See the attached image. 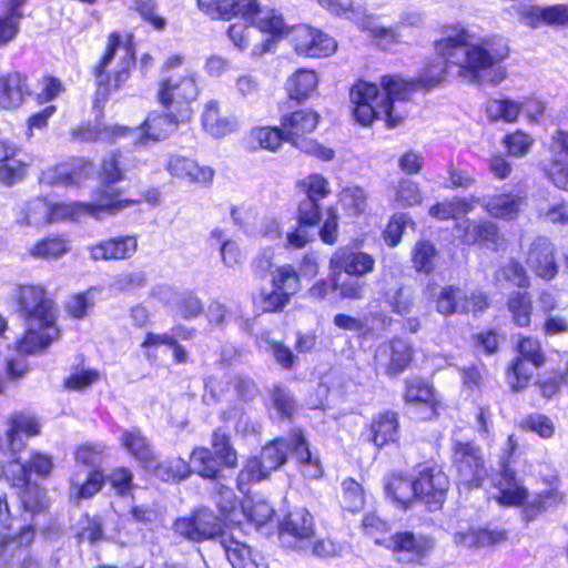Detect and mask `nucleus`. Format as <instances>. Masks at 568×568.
<instances>
[{
  "label": "nucleus",
  "instance_id": "nucleus-1",
  "mask_svg": "<svg viewBox=\"0 0 568 568\" xmlns=\"http://www.w3.org/2000/svg\"><path fill=\"white\" fill-rule=\"evenodd\" d=\"M438 57L424 70L418 79L420 85L433 88L447 74L470 81L501 82L506 72L500 62L508 55L507 47L496 38H475L463 27H450L445 38L436 43Z\"/></svg>",
  "mask_w": 568,
  "mask_h": 568
},
{
  "label": "nucleus",
  "instance_id": "nucleus-2",
  "mask_svg": "<svg viewBox=\"0 0 568 568\" xmlns=\"http://www.w3.org/2000/svg\"><path fill=\"white\" fill-rule=\"evenodd\" d=\"M385 97H379L378 88L374 83L358 81L349 92L354 105V116L363 125L371 124L374 119H384L389 126H396L406 116L402 106L410 94L412 84L395 75H385L382 79Z\"/></svg>",
  "mask_w": 568,
  "mask_h": 568
},
{
  "label": "nucleus",
  "instance_id": "nucleus-3",
  "mask_svg": "<svg viewBox=\"0 0 568 568\" xmlns=\"http://www.w3.org/2000/svg\"><path fill=\"white\" fill-rule=\"evenodd\" d=\"M18 305L27 323L24 336L18 341L19 352L37 354L59 337L55 311L43 287L27 285L19 288Z\"/></svg>",
  "mask_w": 568,
  "mask_h": 568
},
{
  "label": "nucleus",
  "instance_id": "nucleus-4",
  "mask_svg": "<svg viewBox=\"0 0 568 568\" xmlns=\"http://www.w3.org/2000/svg\"><path fill=\"white\" fill-rule=\"evenodd\" d=\"M176 128L178 121L173 114L152 112L136 130L97 123L74 130L73 135L85 141L113 142L120 136L130 134L139 138L135 143L144 145L166 139Z\"/></svg>",
  "mask_w": 568,
  "mask_h": 568
},
{
  "label": "nucleus",
  "instance_id": "nucleus-5",
  "mask_svg": "<svg viewBox=\"0 0 568 568\" xmlns=\"http://www.w3.org/2000/svg\"><path fill=\"white\" fill-rule=\"evenodd\" d=\"M288 452L296 456L305 477L316 479L322 476L321 462L317 457L312 456L301 430L294 432L288 440L278 438L266 445L262 449L261 459L264 462L265 468L273 471L286 462Z\"/></svg>",
  "mask_w": 568,
  "mask_h": 568
},
{
  "label": "nucleus",
  "instance_id": "nucleus-6",
  "mask_svg": "<svg viewBox=\"0 0 568 568\" xmlns=\"http://www.w3.org/2000/svg\"><path fill=\"white\" fill-rule=\"evenodd\" d=\"M134 64V52L129 43L112 33L109 37L106 51L95 67L98 94L105 97L111 89H118L125 81L130 68Z\"/></svg>",
  "mask_w": 568,
  "mask_h": 568
},
{
  "label": "nucleus",
  "instance_id": "nucleus-7",
  "mask_svg": "<svg viewBox=\"0 0 568 568\" xmlns=\"http://www.w3.org/2000/svg\"><path fill=\"white\" fill-rule=\"evenodd\" d=\"M169 72L160 82L159 100L164 106L174 103H189L196 99L199 88L195 72L189 67H183V58L172 57L165 62Z\"/></svg>",
  "mask_w": 568,
  "mask_h": 568
},
{
  "label": "nucleus",
  "instance_id": "nucleus-8",
  "mask_svg": "<svg viewBox=\"0 0 568 568\" xmlns=\"http://www.w3.org/2000/svg\"><path fill=\"white\" fill-rule=\"evenodd\" d=\"M134 203H136L134 200L119 199L113 189L111 191L103 189L100 193V199L95 200L94 202L50 204L49 222L64 219L79 220L82 216H91L100 220L104 214H115Z\"/></svg>",
  "mask_w": 568,
  "mask_h": 568
},
{
  "label": "nucleus",
  "instance_id": "nucleus-9",
  "mask_svg": "<svg viewBox=\"0 0 568 568\" xmlns=\"http://www.w3.org/2000/svg\"><path fill=\"white\" fill-rule=\"evenodd\" d=\"M518 448L514 436H508L503 455L500 456L499 469L491 475V484L496 488L494 498L506 506H518L526 500L528 494L516 473L510 468V458Z\"/></svg>",
  "mask_w": 568,
  "mask_h": 568
},
{
  "label": "nucleus",
  "instance_id": "nucleus-10",
  "mask_svg": "<svg viewBox=\"0 0 568 568\" xmlns=\"http://www.w3.org/2000/svg\"><path fill=\"white\" fill-rule=\"evenodd\" d=\"M424 296L436 302V310L445 316L454 313H477L487 307V298L481 293L467 295L462 288L452 285L442 287L437 292L435 283H428L424 288Z\"/></svg>",
  "mask_w": 568,
  "mask_h": 568
},
{
  "label": "nucleus",
  "instance_id": "nucleus-11",
  "mask_svg": "<svg viewBox=\"0 0 568 568\" xmlns=\"http://www.w3.org/2000/svg\"><path fill=\"white\" fill-rule=\"evenodd\" d=\"M452 450L460 484L479 487L488 477L480 448L470 442L454 440Z\"/></svg>",
  "mask_w": 568,
  "mask_h": 568
},
{
  "label": "nucleus",
  "instance_id": "nucleus-12",
  "mask_svg": "<svg viewBox=\"0 0 568 568\" xmlns=\"http://www.w3.org/2000/svg\"><path fill=\"white\" fill-rule=\"evenodd\" d=\"M314 535V519L306 508L291 510L281 521L280 538L286 547L306 550Z\"/></svg>",
  "mask_w": 568,
  "mask_h": 568
},
{
  "label": "nucleus",
  "instance_id": "nucleus-13",
  "mask_svg": "<svg viewBox=\"0 0 568 568\" xmlns=\"http://www.w3.org/2000/svg\"><path fill=\"white\" fill-rule=\"evenodd\" d=\"M415 481L417 499L424 501L430 510L437 509L443 505L449 481L439 466H423Z\"/></svg>",
  "mask_w": 568,
  "mask_h": 568
},
{
  "label": "nucleus",
  "instance_id": "nucleus-14",
  "mask_svg": "<svg viewBox=\"0 0 568 568\" xmlns=\"http://www.w3.org/2000/svg\"><path fill=\"white\" fill-rule=\"evenodd\" d=\"M292 42L298 54L311 58L327 57L337 48L333 38L306 24L293 29Z\"/></svg>",
  "mask_w": 568,
  "mask_h": 568
},
{
  "label": "nucleus",
  "instance_id": "nucleus-15",
  "mask_svg": "<svg viewBox=\"0 0 568 568\" xmlns=\"http://www.w3.org/2000/svg\"><path fill=\"white\" fill-rule=\"evenodd\" d=\"M518 358L511 366V375H509L511 387L515 390L524 388L532 375L531 368L527 367L525 362L530 363L534 367H539L545 361L540 343L530 337L523 338L518 343Z\"/></svg>",
  "mask_w": 568,
  "mask_h": 568
},
{
  "label": "nucleus",
  "instance_id": "nucleus-16",
  "mask_svg": "<svg viewBox=\"0 0 568 568\" xmlns=\"http://www.w3.org/2000/svg\"><path fill=\"white\" fill-rule=\"evenodd\" d=\"M526 264L538 277L554 278L558 273L554 244L545 236L536 237L528 247Z\"/></svg>",
  "mask_w": 568,
  "mask_h": 568
},
{
  "label": "nucleus",
  "instance_id": "nucleus-17",
  "mask_svg": "<svg viewBox=\"0 0 568 568\" xmlns=\"http://www.w3.org/2000/svg\"><path fill=\"white\" fill-rule=\"evenodd\" d=\"M138 250V240L132 235L109 237L88 246L92 261H120L131 258Z\"/></svg>",
  "mask_w": 568,
  "mask_h": 568
},
{
  "label": "nucleus",
  "instance_id": "nucleus-18",
  "mask_svg": "<svg viewBox=\"0 0 568 568\" xmlns=\"http://www.w3.org/2000/svg\"><path fill=\"white\" fill-rule=\"evenodd\" d=\"M329 267L332 272L361 277L374 271L375 258L366 252L343 247L331 256Z\"/></svg>",
  "mask_w": 568,
  "mask_h": 568
},
{
  "label": "nucleus",
  "instance_id": "nucleus-19",
  "mask_svg": "<svg viewBox=\"0 0 568 568\" xmlns=\"http://www.w3.org/2000/svg\"><path fill=\"white\" fill-rule=\"evenodd\" d=\"M412 355L410 345L404 339L396 338L377 348L375 361L388 375H397L408 366Z\"/></svg>",
  "mask_w": 568,
  "mask_h": 568
},
{
  "label": "nucleus",
  "instance_id": "nucleus-20",
  "mask_svg": "<svg viewBox=\"0 0 568 568\" xmlns=\"http://www.w3.org/2000/svg\"><path fill=\"white\" fill-rule=\"evenodd\" d=\"M39 434L40 424L33 415L26 413L12 414L8 419L6 433L7 448L12 456H16L26 446L23 437L30 438Z\"/></svg>",
  "mask_w": 568,
  "mask_h": 568
},
{
  "label": "nucleus",
  "instance_id": "nucleus-21",
  "mask_svg": "<svg viewBox=\"0 0 568 568\" xmlns=\"http://www.w3.org/2000/svg\"><path fill=\"white\" fill-rule=\"evenodd\" d=\"M166 170L173 178L189 183L210 184L214 178L212 168L201 166L194 160L179 154L169 158Z\"/></svg>",
  "mask_w": 568,
  "mask_h": 568
},
{
  "label": "nucleus",
  "instance_id": "nucleus-22",
  "mask_svg": "<svg viewBox=\"0 0 568 568\" xmlns=\"http://www.w3.org/2000/svg\"><path fill=\"white\" fill-rule=\"evenodd\" d=\"M221 545L233 568H268L266 559L233 536H222Z\"/></svg>",
  "mask_w": 568,
  "mask_h": 568
},
{
  "label": "nucleus",
  "instance_id": "nucleus-23",
  "mask_svg": "<svg viewBox=\"0 0 568 568\" xmlns=\"http://www.w3.org/2000/svg\"><path fill=\"white\" fill-rule=\"evenodd\" d=\"M405 400L409 412L420 419H428L435 415V395L433 388L420 379L407 382Z\"/></svg>",
  "mask_w": 568,
  "mask_h": 568
},
{
  "label": "nucleus",
  "instance_id": "nucleus-24",
  "mask_svg": "<svg viewBox=\"0 0 568 568\" xmlns=\"http://www.w3.org/2000/svg\"><path fill=\"white\" fill-rule=\"evenodd\" d=\"M30 95L27 78L19 72L0 77V108L13 110L20 108Z\"/></svg>",
  "mask_w": 568,
  "mask_h": 568
},
{
  "label": "nucleus",
  "instance_id": "nucleus-25",
  "mask_svg": "<svg viewBox=\"0 0 568 568\" xmlns=\"http://www.w3.org/2000/svg\"><path fill=\"white\" fill-rule=\"evenodd\" d=\"M457 231L463 232V241L466 244L483 243L489 248L497 250L504 243L497 226L491 222L464 221L457 225Z\"/></svg>",
  "mask_w": 568,
  "mask_h": 568
},
{
  "label": "nucleus",
  "instance_id": "nucleus-26",
  "mask_svg": "<svg viewBox=\"0 0 568 568\" xmlns=\"http://www.w3.org/2000/svg\"><path fill=\"white\" fill-rule=\"evenodd\" d=\"M318 119V114L311 110H300L284 116L282 119V126L287 141L300 149L303 136L316 129Z\"/></svg>",
  "mask_w": 568,
  "mask_h": 568
},
{
  "label": "nucleus",
  "instance_id": "nucleus-27",
  "mask_svg": "<svg viewBox=\"0 0 568 568\" xmlns=\"http://www.w3.org/2000/svg\"><path fill=\"white\" fill-rule=\"evenodd\" d=\"M525 202V196L513 193L495 194L483 199V206L496 219L513 220L517 217Z\"/></svg>",
  "mask_w": 568,
  "mask_h": 568
},
{
  "label": "nucleus",
  "instance_id": "nucleus-28",
  "mask_svg": "<svg viewBox=\"0 0 568 568\" xmlns=\"http://www.w3.org/2000/svg\"><path fill=\"white\" fill-rule=\"evenodd\" d=\"M371 442L382 448L396 443L399 437L398 416L394 412H385L377 415L371 424Z\"/></svg>",
  "mask_w": 568,
  "mask_h": 568
},
{
  "label": "nucleus",
  "instance_id": "nucleus-29",
  "mask_svg": "<svg viewBox=\"0 0 568 568\" xmlns=\"http://www.w3.org/2000/svg\"><path fill=\"white\" fill-rule=\"evenodd\" d=\"M202 125L212 136H224L235 130L236 122L233 118L223 115L219 102L211 100L205 104L202 114Z\"/></svg>",
  "mask_w": 568,
  "mask_h": 568
},
{
  "label": "nucleus",
  "instance_id": "nucleus-30",
  "mask_svg": "<svg viewBox=\"0 0 568 568\" xmlns=\"http://www.w3.org/2000/svg\"><path fill=\"white\" fill-rule=\"evenodd\" d=\"M394 551L407 554V558L399 557V560H418L433 548V542L426 537H415L410 532H400L393 539Z\"/></svg>",
  "mask_w": 568,
  "mask_h": 568
},
{
  "label": "nucleus",
  "instance_id": "nucleus-31",
  "mask_svg": "<svg viewBox=\"0 0 568 568\" xmlns=\"http://www.w3.org/2000/svg\"><path fill=\"white\" fill-rule=\"evenodd\" d=\"M123 448L144 467L151 468L153 463V452L143 434L138 428L124 430L121 435Z\"/></svg>",
  "mask_w": 568,
  "mask_h": 568
},
{
  "label": "nucleus",
  "instance_id": "nucleus-32",
  "mask_svg": "<svg viewBox=\"0 0 568 568\" xmlns=\"http://www.w3.org/2000/svg\"><path fill=\"white\" fill-rule=\"evenodd\" d=\"M386 494L392 499L406 508L408 504L417 498L416 481L410 480L400 474H393L385 484Z\"/></svg>",
  "mask_w": 568,
  "mask_h": 568
},
{
  "label": "nucleus",
  "instance_id": "nucleus-33",
  "mask_svg": "<svg viewBox=\"0 0 568 568\" xmlns=\"http://www.w3.org/2000/svg\"><path fill=\"white\" fill-rule=\"evenodd\" d=\"M103 483L104 476L98 469L91 470L85 481L75 473L70 478V498L75 501L91 498L101 490Z\"/></svg>",
  "mask_w": 568,
  "mask_h": 568
},
{
  "label": "nucleus",
  "instance_id": "nucleus-34",
  "mask_svg": "<svg viewBox=\"0 0 568 568\" xmlns=\"http://www.w3.org/2000/svg\"><path fill=\"white\" fill-rule=\"evenodd\" d=\"M318 83L317 74L312 70H298L286 82V90L291 99L303 101L315 91Z\"/></svg>",
  "mask_w": 568,
  "mask_h": 568
},
{
  "label": "nucleus",
  "instance_id": "nucleus-35",
  "mask_svg": "<svg viewBox=\"0 0 568 568\" xmlns=\"http://www.w3.org/2000/svg\"><path fill=\"white\" fill-rule=\"evenodd\" d=\"M506 539V534L498 530H489L486 528H471L466 532H457L455 540L457 544L468 548L488 547L499 544Z\"/></svg>",
  "mask_w": 568,
  "mask_h": 568
},
{
  "label": "nucleus",
  "instance_id": "nucleus-36",
  "mask_svg": "<svg viewBox=\"0 0 568 568\" xmlns=\"http://www.w3.org/2000/svg\"><path fill=\"white\" fill-rule=\"evenodd\" d=\"M124 179L123 171L119 168L118 154L111 153L109 154L102 162L100 180L101 186L97 191L95 200L100 199V193L103 189H108L111 191L112 189L115 191L116 196L121 200H125L122 197V193L119 189L113 186L114 183L120 182Z\"/></svg>",
  "mask_w": 568,
  "mask_h": 568
},
{
  "label": "nucleus",
  "instance_id": "nucleus-37",
  "mask_svg": "<svg viewBox=\"0 0 568 568\" xmlns=\"http://www.w3.org/2000/svg\"><path fill=\"white\" fill-rule=\"evenodd\" d=\"M68 240L63 236H52L38 241L29 250L30 256L34 258H59L69 252Z\"/></svg>",
  "mask_w": 568,
  "mask_h": 568
},
{
  "label": "nucleus",
  "instance_id": "nucleus-38",
  "mask_svg": "<svg viewBox=\"0 0 568 568\" xmlns=\"http://www.w3.org/2000/svg\"><path fill=\"white\" fill-rule=\"evenodd\" d=\"M14 462L20 466V483H27V480L30 481V474L32 471L40 477H47L53 469L52 457L40 452H32L29 460L26 464L20 463L18 458L14 459Z\"/></svg>",
  "mask_w": 568,
  "mask_h": 568
},
{
  "label": "nucleus",
  "instance_id": "nucleus-39",
  "mask_svg": "<svg viewBox=\"0 0 568 568\" xmlns=\"http://www.w3.org/2000/svg\"><path fill=\"white\" fill-rule=\"evenodd\" d=\"M270 473L271 470L265 468V464L261 457L248 458L244 468L237 476L239 490L242 493L247 491L251 484L264 480Z\"/></svg>",
  "mask_w": 568,
  "mask_h": 568
},
{
  "label": "nucleus",
  "instance_id": "nucleus-40",
  "mask_svg": "<svg viewBox=\"0 0 568 568\" xmlns=\"http://www.w3.org/2000/svg\"><path fill=\"white\" fill-rule=\"evenodd\" d=\"M191 470L204 478H215L220 470V463L212 456L210 449L195 448L190 458Z\"/></svg>",
  "mask_w": 568,
  "mask_h": 568
},
{
  "label": "nucleus",
  "instance_id": "nucleus-41",
  "mask_svg": "<svg viewBox=\"0 0 568 568\" xmlns=\"http://www.w3.org/2000/svg\"><path fill=\"white\" fill-rule=\"evenodd\" d=\"M412 260L417 272L429 274L434 271L437 250L429 241H419L413 248Z\"/></svg>",
  "mask_w": 568,
  "mask_h": 568
},
{
  "label": "nucleus",
  "instance_id": "nucleus-42",
  "mask_svg": "<svg viewBox=\"0 0 568 568\" xmlns=\"http://www.w3.org/2000/svg\"><path fill=\"white\" fill-rule=\"evenodd\" d=\"M274 515L273 507L265 500H245L240 506V516L254 523L256 526L265 525Z\"/></svg>",
  "mask_w": 568,
  "mask_h": 568
},
{
  "label": "nucleus",
  "instance_id": "nucleus-43",
  "mask_svg": "<svg viewBox=\"0 0 568 568\" xmlns=\"http://www.w3.org/2000/svg\"><path fill=\"white\" fill-rule=\"evenodd\" d=\"M508 310L516 325L520 327H526L529 325L532 304L531 298L527 293H514L509 297Z\"/></svg>",
  "mask_w": 568,
  "mask_h": 568
},
{
  "label": "nucleus",
  "instance_id": "nucleus-44",
  "mask_svg": "<svg viewBox=\"0 0 568 568\" xmlns=\"http://www.w3.org/2000/svg\"><path fill=\"white\" fill-rule=\"evenodd\" d=\"M272 284L292 296L300 290V276L291 264H284L272 273Z\"/></svg>",
  "mask_w": 568,
  "mask_h": 568
},
{
  "label": "nucleus",
  "instance_id": "nucleus-45",
  "mask_svg": "<svg viewBox=\"0 0 568 568\" xmlns=\"http://www.w3.org/2000/svg\"><path fill=\"white\" fill-rule=\"evenodd\" d=\"M191 471L190 463L180 457L164 462L154 468L155 476L164 481L183 480Z\"/></svg>",
  "mask_w": 568,
  "mask_h": 568
},
{
  "label": "nucleus",
  "instance_id": "nucleus-46",
  "mask_svg": "<svg viewBox=\"0 0 568 568\" xmlns=\"http://www.w3.org/2000/svg\"><path fill=\"white\" fill-rule=\"evenodd\" d=\"M196 517V531L199 541L205 539H213L217 536L222 538V523L212 511L201 509L195 513Z\"/></svg>",
  "mask_w": 568,
  "mask_h": 568
},
{
  "label": "nucleus",
  "instance_id": "nucleus-47",
  "mask_svg": "<svg viewBox=\"0 0 568 568\" xmlns=\"http://www.w3.org/2000/svg\"><path fill=\"white\" fill-rule=\"evenodd\" d=\"M473 209L466 199L455 197L437 203L429 209V214L438 220L455 219L459 214H466Z\"/></svg>",
  "mask_w": 568,
  "mask_h": 568
},
{
  "label": "nucleus",
  "instance_id": "nucleus-48",
  "mask_svg": "<svg viewBox=\"0 0 568 568\" xmlns=\"http://www.w3.org/2000/svg\"><path fill=\"white\" fill-rule=\"evenodd\" d=\"M252 141L260 148L268 151H276L286 139V135L276 126L256 128L251 133Z\"/></svg>",
  "mask_w": 568,
  "mask_h": 568
},
{
  "label": "nucleus",
  "instance_id": "nucleus-49",
  "mask_svg": "<svg viewBox=\"0 0 568 568\" xmlns=\"http://www.w3.org/2000/svg\"><path fill=\"white\" fill-rule=\"evenodd\" d=\"M230 10H227L224 19L241 16L250 23L256 26L260 16L264 13V8L261 7L257 0H230Z\"/></svg>",
  "mask_w": 568,
  "mask_h": 568
},
{
  "label": "nucleus",
  "instance_id": "nucleus-50",
  "mask_svg": "<svg viewBox=\"0 0 568 568\" xmlns=\"http://www.w3.org/2000/svg\"><path fill=\"white\" fill-rule=\"evenodd\" d=\"M342 505L345 509L356 513L359 511L365 504V494L362 486L353 478H346L342 483Z\"/></svg>",
  "mask_w": 568,
  "mask_h": 568
},
{
  "label": "nucleus",
  "instance_id": "nucleus-51",
  "mask_svg": "<svg viewBox=\"0 0 568 568\" xmlns=\"http://www.w3.org/2000/svg\"><path fill=\"white\" fill-rule=\"evenodd\" d=\"M212 447L221 463L229 467H234L236 465V452L231 445L230 436L222 428H219L213 433Z\"/></svg>",
  "mask_w": 568,
  "mask_h": 568
},
{
  "label": "nucleus",
  "instance_id": "nucleus-52",
  "mask_svg": "<svg viewBox=\"0 0 568 568\" xmlns=\"http://www.w3.org/2000/svg\"><path fill=\"white\" fill-rule=\"evenodd\" d=\"M487 115L496 121L514 122L520 113V105L513 100H493L486 106Z\"/></svg>",
  "mask_w": 568,
  "mask_h": 568
},
{
  "label": "nucleus",
  "instance_id": "nucleus-53",
  "mask_svg": "<svg viewBox=\"0 0 568 568\" xmlns=\"http://www.w3.org/2000/svg\"><path fill=\"white\" fill-rule=\"evenodd\" d=\"M290 295L273 287L271 291L262 290L255 300L256 305L265 313L282 311L290 301Z\"/></svg>",
  "mask_w": 568,
  "mask_h": 568
},
{
  "label": "nucleus",
  "instance_id": "nucleus-54",
  "mask_svg": "<svg viewBox=\"0 0 568 568\" xmlns=\"http://www.w3.org/2000/svg\"><path fill=\"white\" fill-rule=\"evenodd\" d=\"M423 200L418 184L409 179H402L395 186V201L400 206L420 204Z\"/></svg>",
  "mask_w": 568,
  "mask_h": 568
},
{
  "label": "nucleus",
  "instance_id": "nucleus-55",
  "mask_svg": "<svg viewBox=\"0 0 568 568\" xmlns=\"http://www.w3.org/2000/svg\"><path fill=\"white\" fill-rule=\"evenodd\" d=\"M301 190L306 194L307 200L320 201L331 192L329 182L321 174L305 176L298 183Z\"/></svg>",
  "mask_w": 568,
  "mask_h": 568
},
{
  "label": "nucleus",
  "instance_id": "nucleus-56",
  "mask_svg": "<svg viewBox=\"0 0 568 568\" xmlns=\"http://www.w3.org/2000/svg\"><path fill=\"white\" fill-rule=\"evenodd\" d=\"M339 201L344 210L352 215H358L365 211L366 194L358 186H347L339 194Z\"/></svg>",
  "mask_w": 568,
  "mask_h": 568
},
{
  "label": "nucleus",
  "instance_id": "nucleus-57",
  "mask_svg": "<svg viewBox=\"0 0 568 568\" xmlns=\"http://www.w3.org/2000/svg\"><path fill=\"white\" fill-rule=\"evenodd\" d=\"M22 19L23 14H14L3 8L0 9V47L16 39Z\"/></svg>",
  "mask_w": 568,
  "mask_h": 568
},
{
  "label": "nucleus",
  "instance_id": "nucleus-58",
  "mask_svg": "<svg viewBox=\"0 0 568 568\" xmlns=\"http://www.w3.org/2000/svg\"><path fill=\"white\" fill-rule=\"evenodd\" d=\"M73 168L67 163L49 168L42 172L41 182L49 185H69L77 183Z\"/></svg>",
  "mask_w": 568,
  "mask_h": 568
},
{
  "label": "nucleus",
  "instance_id": "nucleus-59",
  "mask_svg": "<svg viewBox=\"0 0 568 568\" xmlns=\"http://www.w3.org/2000/svg\"><path fill=\"white\" fill-rule=\"evenodd\" d=\"M23 490L20 493V499L26 510L31 513L40 511L44 507V493L36 483H21Z\"/></svg>",
  "mask_w": 568,
  "mask_h": 568
},
{
  "label": "nucleus",
  "instance_id": "nucleus-60",
  "mask_svg": "<svg viewBox=\"0 0 568 568\" xmlns=\"http://www.w3.org/2000/svg\"><path fill=\"white\" fill-rule=\"evenodd\" d=\"M217 495V505L225 519L231 523L241 524L242 519L239 517L240 507H237V500L233 490L229 487L221 486Z\"/></svg>",
  "mask_w": 568,
  "mask_h": 568
},
{
  "label": "nucleus",
  "instance_id": "nucleus-61",
  "mask_svg": "<svg viewBox=\"0 0 568 568\" xmlns=\"http://www.w3.org/2000/svg\"><path fill=\"white\" fill-rule=\"evenodd\" d=\"M50 203L44 199L37 197L26 205V217L21 223L29 225L49 223Z\"/></svg>",
  "mask_w": 568,
  "mask_h": 568
},
{
  "label": "nucleus",
  "instance_id": "nucleus-62",
  "mask_svg": "<svg viewBox=\"0 0 568 568\" xmlns=\"http://www.w3.org/2000/svg\"><path fill=\"white\" fill-rule=\"evenodd\" d=\"M387 303L394 313L405 316L412 312L414 294L409 288L400 286L388 295Z\"/></svg>",
  "mask_w": 568,
  "mask_h": 568
},
{
  "label": "nucleus",
  "instance_id": "nucleus-63",
  "mask_svg": "<svg viewBox=\"0 0 568 568\" xmlns=\"http://www.w3.org/2000/svg\"><path fill=\"white\" fill-rule=\"evenodd\" d=\"M496 278L498 281L505 280L518 287H526L529 284L525 268L519 262L514 260H510L497 272Z\"/></svg>",
  "mask_w": 568,
  "mask_h": 568
},
{
  "label": "nucleus",
  "instance_id": "nucleus-64",
  "mask_svg": "<svg viewBox=\"0 0 568 568\" xmlns=\"http://www.w3.org/2000/svg\"><path fill=\"white\" fill-rule=\"evenodd\" d=\"M519 17V21L530 28L544 24V7L531 3H519L511 8Z\"/></svg>",
  "mask_w": 568,
  "mask_h": 568
}]
</instances>
